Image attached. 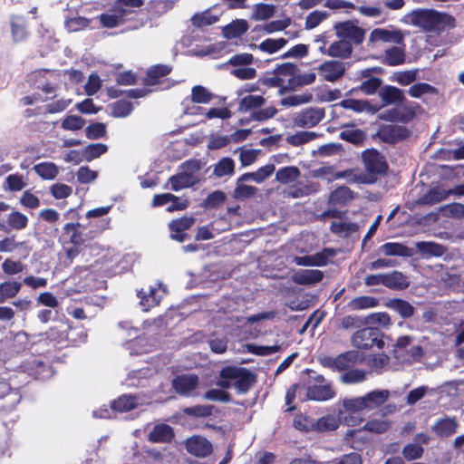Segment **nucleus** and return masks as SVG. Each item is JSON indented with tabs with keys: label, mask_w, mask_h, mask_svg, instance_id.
<instances>
[{
	"label": "nucleus",
	"mask_w": 464,
	"mask_h": 464,
	"mask_svg": "<svg viewBox=\"0 0 464 464\" xmlns=\"http://www.w3.org/2000/svg\"><path fill=\"white\" fill-rule=\"evenodd\" d=\"M110 218L102 219L100 222V225L96 226L97 227L94 230H90L88 233H83L82 229H85V227L80 223H66L63 226V230L65 233L70 234V241L74 246H82L86 241L93 239L100 233L108 229L110 227Z\"/></svg>",
	"instance_id": "obj_1"
},
{
	"label": "nucleus",
	"mask_w": 464,
	"mask_h": 464,
	"mask_svg": "<svg viewBox=\"0 0 464 464\" xmlns=\"http://www.w3.org/2000/svg\"><path fill=\"white\" fill-rule=\"evenodd\" d=\"M219 376H224L232 380V386L239 393L246 392L255 383V375L247 369L236 366H227L223 368Z\"/></svg>",
	"instance_id": "obj_2"
},
{
	"label": "nucleus",
	"mask_w": 464,
	"mask_h": 464,
	"mask_svg": "<svg viewBox=\"0 0 464 464\" xmlns=\"http://www.w3.org/2000/svg\"><path fill=\"white\" fill-rule=\"evenodd\" d=\"M411 23L426 32H435L441 29L443 16L435 11L427 9L414 10L408 14Z\"/></svg>",
	"instance_id": "obj_3"
},
{
	"label": "nucleus",
	"mask_w": 464,
	"mask_h": 464,
	"mask_svg": "<svg viewBox=\"0 0 464 464\" xmlns=\"http://www.w3.org/2000/svg\"><path fill=\"white\" fill-rule=\"evenodd\" d=\"M352 343L359 349H370L373 346L381 349L384 345L376 327H366L357 331L352 337Z\"/></svg>",
	"instance_id": "obj_4"
},
{
	"label": "nucleus",
	"mask_w": 464,
	"mask_h": 464,
	"mask_svg": "<svg viewBox=\"0 0 464 464\" xmlns=\"http://www.w3.org/2000/svg\"><path fill=\"white\" fill-rule=\"evenodd\" d=\"M335 34L338 38L347 40L355 44H361L364 39L365 32L356 21L340 22L334 25Z\"/></svg>",
	"instance_id": "obj_5"
},
{
	"label": "nucleus",
	"mask_w": 464,
	"mask_h": 464,
	"mask_svg": "<svg viewBox=\"0 0 464 464\" xmlns=\"http://www.w3.org/2000/svg\"><path fill=\"white\" fill-rule=\"evenodd\" d=\"M319 361L324 367L340 372L356 364L359 361V354L355 351H348L337 355L336 357H321Z\"/></svg>",
	"instance_id": "obj_6"
},
{
	"label": "nucleus",
	"mask_w": 464,
	"mask_h": 464,
	"mask_svg": "<svg viewBox=\"0 0 464 464\" xmlns=\"http://www.w3.org/2000/svg\"><path fill=\"white\" fill-rule=\"evenodd\" d=\"M324 110L310 107L294 114L292 121L295 127L313 128L324 118Z\"/></svg>",
	"instance_id": "obj_7"
},
{
	"label": "nucleus",
	"mask_w": 464,
	"mask_h": 464,
	"mask_svg": "<svg viewBox=\"0 0 464 464\" xmlns=\"http://www.w3.org/2000/svg\"><path fill=\"white\" fill-rule=\"evenodd\" d=\"M315 384L309 385L306 388V399L313 401H328L335 396V392L332 385L327 382L323 375H316Z\"/></svg>",
	"instance_id": "obj_8"
},
{
	"label": "nucleus",
	"mask_w": 464,
	"mask_h": 464,
	"mask_svg": "<svg viewBox=\"0 0 464 464\" xmlns=\"http://www.w3.org/2000/svg\"><path fill=\"white\" fill-rule=\"evenodd\" d=\"M344 412L342 415L343 422L348 426L359 424L362 419L358 418L355 414L366 410L362 396L356 398L344 399L342 401Z\"/></svg>",
	"instance_id": "obj_9"
},
{
	"label": "nucleus",
	"mask_w": 464,
	"mask_h": 464,
	"mask_svg": "<svg viewBox=\"0 0 464 464\" xmlns=\"http://www.w3.org/2000/svg\"><path fill=\"white\" fill-rule=\"evenodd\" d=\"M320 75L327 82H335L345 72V64L339 61H328L318 67Z\"/></svg>",
	"instance_id": "obj_10"
},
{
	"label": "nucleus",
	"mask_w": 464,
	"mask_h": 464,
	"mask_svg": "<svg viewBox=\"0 0 464 464\" xmlns=\"http://www.w3.org/2000/svg\"><path fill=\"white\" fill-rule=\"evenodd\" d=\"M198 385V378L194 374L179 375L172 381V387L179 394L188 396Z\"/></svg>",
	"instance_id": "obj_11"
},
{
	"label": "nucleus",
	"mask_w": 464,
	"mask_h": 464,
	"mask_svg": "<svg viewBox=\"0 0 464 464\" xmlns=\"http://www.w3.org/2000/svg\"><path fill=\"white\" fill-rule=\"evenodd\" d=\"M365 169L371 173L381 174L387 169L383 157L376 150H367L362 154Z\"/></svg>",
	"instance_id": "obj_12"
},
{
	"label": "nucleus",
	"mask_w": 464,
	"mask_h": 464,
	"mask_svg": "<svg viewBox=\"0 0 464 464\" xmlns=\"http://www.w3.org/2000/svg\"><path fill=\"white\" fill-rule=\"evenodd\" d=\"M195 222L193 217H182L172 220L169 225L170 237L176 241L183 242L186 238L185 231L188 230Z\"/></svg>",
	"instance_id": "obj_13"
},
{
	"label": "nucleus",
	"mask_w": 464,
	"mask_h": 464,
	"mask_svg": "<svg viewBox=\"0 0 464 464\" xmlns=\"http://www.w3.org/2000/svg\"><path fill=\"white\" fill-rule=\"evenodd\" d=\"M402 38V34L399 31L376 28L370 34L369 43L373 45L379 43L400 44Z\"/></svg>",
	"instance_id": "obj_14"
},
{
	"label": "nucleus",
	"mask_w": 464,
	"mask_h": 464,
	"mask_svg": "<svg viewBox=\"0 0 464 464\" xmlns=\"http://www.w3.org/2000/svg\"><path fill=\"white\" fill-rule=\"evenodd\" d=\"M332 256L333 251L331 249H324L311 256H295L293 261L295 265L302 266H323L327 264L328 257Z\"/></svg>",
	"instance_id": "obj_15"
},
{
	"label": "nucleus",
	"mask_w": 464,
	"mask_h": 464,
	"mask_svg": "<svg viewBox=\"0 0 464 464\" xmlns=\"http://www.w3.org/2000/svg\"><path fill=\"white\" fill-rule=\"evenodd\" d=\"M186 449L192 455L206 457L211 452L212 445L203 437L193 436L187 440Z\"/></svg>",
	"instance_id": "obj_16"
},
{
	"label": "nucleus",
	"mask_w": 464,
	"mask_h": 464,
	"mask_svg": "<svg viewBox=\"0 0 464 464\" xmlns=\"http://www.w3.org/2000/svg\"><path fill=\"white\" fill-rule=\"evenodd\" d=\"M138 295L140 297V305L144 311L158 305L162 297L160 294V286H150L147 290L142 289L139 292Z\"/></svg>",
	"instance_id": "obj_17"
},
{
	"label": "nucleus",
	"mask_w": 464,
	"mask_h": 464,
	"mask_svg": "<svg viewBox=\"0 0 464 464\" xmlns=\"http://www.w3.org/2000/svg\"><path fill=\"white\" fill-rule=\"evenodd\" d=\"M324 277L322 271L313 270H298L292 276V280L298 285H314L320 282Z\"/></svg>",
	"instance_id": "obj_18"
},
{
	"label": "nucleus",
	"mask_w": 464,
	"mask_h": 464,
	"mask_svg": "<svg viewBox=\"0 0 464 464\" xmlns=\"http://www.w3.org/2000/svg\"><path fill=\"white\" fill-rule=\"evenodd\" d=\"M343 411H339V417L327 415L314 420V431L324 432L334 430L339 427L340 422H343L342 415Z\"/></svg>",
	"instance_id": "obj_19"
},
{
	"label": "nucleus",
	"mask_w": 464,
	"mask_h": 464,
	"mask_svg": "<svg viewBox=\"0 0 464 464\" xmlns=\"http://www.w3.org/2000/svg\"><path fill=\"white\" fill-rule=\"evenodd\" d=\"M390 392L388 390L372 391L362 396L365 409L373 410L383 404L389 398Z\"/></svg>",
	"instance_id": "obj_20"
},
{
	"label": "nucleus",
	"mask_w": 464,
	"mask_h": 464,
	"mask_svg": "<svg viewBox=\"0 0 464 464\" xmlns=\"http://www.w3.org/2000/svg\"><path fill=\"white\" fill-rule=\"evenodd\" d=\"M248 30V24L244 19H237L222 29L223 36L233 39L243 35Z\"/></svg>",
	"instance_id": "obj_21"
},
{
	"label": "nucleus",
	"mask_w": 464,
	"mask_h": 464,
	"mask_svg": "<svg viewBox=\"0 0 464 464\" xmlns=\"http://www.w3.org/2000/svg\"><path fill=\"white\" fill-rule=\"evenodd\" d=\"M287 44V40L285 38H267L262 41L259 44H254L253 49H257L260 52L267 54H274L283 49Z\"/></svg>",
	"instance_id": "obj_22"
},
{
	"label": "nucleus",
	"mask_w": 464,
	"mask_h": 464,
	"mask_svg": "<svg viewBox=\"0 0 464 464\" xmlns=\"http://www.w3.org/2000/svg\"><path fill=\"white\" fill-rule=\"evenodd\" d=\"M458 421L454 418H443L434 424L433 431L440 437H449L457 431Z\"/></svg>",
	"instance_id": "obj_23"
},
{
	"label": "nucleus",
	"mask_w": 464,
	"mask_h": 464,
	"mask_svg": "<svg viewBox=\"0 0 464 464\" xmlns=\"http://www.w3.org/2000/svg\"><path fill=\"white\" fill-rule=\"evenodd\" d=\"M416 247L424 258H430L431 256H441L446 252L445 247L442 245L434 242H418Z\"/></svg>",
	"instance_id": "obj_24"
},
{
	"label": "nucleus",
	"mask_w": 464,
	"mask_h": 464,
	"mask_svg": "<svg viewBox=\"0 0 464 464\" xmlns=\"http://www.w3.org/2000/svg\"><path fill=\"white\" fill-rule=\"evenodd\" d=\"M450 196V192L444 188H435L428 191L417 201L420 205H434L445 200Z\"/></svg>",
	"instance_id": "obj_25"
},
{
	"label": "nucleus",
	"mask_w": 464,
	"mask_h": 464,
	"mask_svg": "<svg viewBox=\"0 0 464 464\" xmlns=\"http://www.w3.org/2000/svg\"><path fill=\"white\" fill-rule=\"evenodd\" d=\"M353 51L352 44L343 39L333 43L327 49V55L332 57H348Z\"/></svg>",
	"instance_id": "obj_26"
},
{
	"label": "nucleus",
	"mask_w": 464,
	"mask_h": 464,
	"mask_svg": "<svg viewBox=\"0 0 464 464\" xmlns=\"http://www.w3.org/2000/svg\"><path fill=\"white\" fill-rule=\"evenodd\" d=\"M122 14V11L113 5L110 12L101 14L99 20L103 27L114 28L123 23L124 16Z\"/></svg>",
	"instance_id": "obj_27"
},
{
	"label": "nucleus",
	"mask_w": 464,
	"mask_h": 464,
	"mask_svg": "<svg viewBox=\"0 0 464 464\" xmlns=\"http://www.w3.org/2000/svg\"><path fill=\"white\" fill-rule=\"evenodd\" d=\"M408 278L399 271L385 274L384 285L391 289H405L409 286Z\"/></svg>",
	"instance_id": "obj_28"
},
{
	"label": "nucleus",
	"mask_w": 464,
	"mask_h": 464,
	"mask_svg": "<svg viewBox=\"0 0 464 464\" xmlns=\"http://www.w3.org/2000/svg\"><path fill=\"white\" fill-rule=\"evenodd\" d=\"M173 436L172 428L167 424L156 425L149 433V440L152 442H167Z\"/></svg>",
	"instance_id": "obj_29"
},
{
	"label": "nucleus",
	"mask_w": 464,
	"mask_h": 464,
	"mask_svg": "<svg viewBox=\"0 0 464 464\" xmlns=\"http://www.w3.org/2000/svg\"><path fill=\"white\" fill-rule=\"evenodd\" d=\"M353 198V191L342 186L334 189L329 196L328 204L331 206L345 205Z\"/></svg>",
	"instance_id": "obj_30"
},
{
	"label": "nucleus",
	"mask_w": 464,
	"mask_h": 464,
	"mask_svg": "<svg viewBox=\"0 0 464 464\" xmlns=\"http://www.w3.org/2000/svg\"><path fill=\"white\" fill-rule=\"evenodd\" d=\"M379 95L386 104L398 103L404 100L403 92L393 86H385L380 91Z\"/></svg>",
	"instance_id": "obj_31"
},
{
	"label": "nucleus",
	"mask_w": 464,
	"mask_h": 464,
	"mask_svg": "<svg viewBox=\"0 0 464 464\" xmlns=\"http://www.w3.org/2000/svg\"><path fill=\"white\" fill-rule=\"evenodd\" d=\"M301 175L300 169L295 166L284 167L276 173V181L282 184L295 182Z\"/></svg>",
	"instance_id": "obj_32"
},
{
	"label": "nucleus",
	"mask_w": 464,
	"mask_h": 464,
	"mask_svg": "<svg viewBox=\"0 0 464 464\" xmlns=\"http://www.w3.org/2000/svg\"><path fill=\"white\" fill-rule=\"evenodd\" d=\"M266 102V99L261 95H246L243 97L238 104L240 111H249L261 108Z\"/></svg>",
	"instance_id": "obj_33"
},
{
	"label": "nucleus",
	"mask_w": 464,
	"mask_h": 464,
	"mask_svg": "<svg viewBox=\"0 0 464 464\" xmlns=\"http://www.w3.org/2000/svg\"><path fill=\"white\" fill-rule=\"evenodd\" d=\"M34 170L43 179H54L59 174V168L53 162H41L34 167Z\"/></svg>",
	"instance_id": "obj_34"
},
{
	"label": "nucleus",
	"mask_w": 464,
	"mask_h": 464,
	"mask_svg": "<svg viewBox=\"0 0 464 464\" xmlns=\"http://www.w3.org/2000/svg\"><path fill=\"white\" fill-rule=\"evenodd\" d=\"M168 184L170 185L172 190L179 191L181 189L190 188L196 183L189 176L179 170L176 175L171 176L169 179Z\"/></svg>",
	"instance_id": "obj_35"
},
{
	"label": "nucleus",
	"mask_w": 464,
	"mask_h": 464,
	"mask_svg": "<svg viewBox=\"0 0 464 464\" xmlns=\"http://www.w3.org/2000/svg\"><path fill=\"white\" fill-rule=\"evenodd\" d=\"M275 171V166L273 164H267L259 168L256 171L251 173H246L240 177V180L251 179L256 183H262Z\"/></svg>",
	"instance_id": "obj_36"
},
{
	"label": "nucleus",
	"mask_w": 464,
	"mask_h": 464,
	"mask_svg": "<svg viewBox=\"0 0 464 464\" xmlns=\"http://www.w3.org/2000/svg\"><path fill=\"white\" fill-rule=\"evenodd\" d=\"M201 168L202 164L200 160H189L181 164L179 170L189 176L195 183H198L200 180L199 171Z\"/></svg>",
	"instance_id": "obj_37"
},
{
	"label": "nucleus",
	"mask_w": 464,
	"mask_h": 464,
	"mask_svg": "<svg viewBox=\"0 0 464 464\" xmlns=\"http://www.w3.org/2000/svg\"><path fill=\"white\" fill-rule=\"evenodd\" d=\"M22 284L16 281H5L0 284V303L14 297L20 291Z\"/></svg>",
	"instance_id": "obj_38"
},
{
	"label": "nucleus",
	"mask_w": 464,
	"mask_h": 464,
	"mask_svg": "<svg viewBox=\"0 0 464 464\" xmlns=\"http://www.w3.org/2000/svg\"><path fill=\"white\" fill-rule=\"evenodd\" d=\"M404 52L398 46L387 49L383 55V63L391 66L401 64L404 63Z\"/></svg>",
	"instance_id": "obj_39"
},
{
	"label": "nucleus",
	"mask_w": 464,
	"mask_h": 464,
	"mask_svg": "<svg viewBox=\"0 0 464 464\" xmlns=\"http://www.w3.org/2000/svg\"><path fill=\"white\" fill-rule=\"evenodd\" d=\"M276 7L274 5L257 4L254 6L252 19L255 21H265L271 18L276 13Z\"/></svg>",
	"instance_id": "obj_40"
},
{
	"label": "nucleus",
	"mask_w": 464,
	"mask_h": 464,
	"mask_svg": "<svg viewBox=\"0 0 464 464\" xmlns=\"http://www.w3.org/2000/svg\"><path fill=\"white\" fill-rule=\"evenodd\" d=\"M385 256H410L411 251L407 246L400 243H385L380 248Z\"/></svg>",
	"instance_id": "obj_41"
},
{
	"label": "nucleus",
	"mask_w": 464,
	"mask_h": 464,
	"mask_svg": "<svg viewBox=\"0 0 464 464\" xmlns=\"http://www.w3.org/2000/svg\"><path fill=\"white\" fill-rule=\"evenodd\" d=\"M313 101V95L310 92L301 94H294L287 96L280 101V104L284 107H295L302 104L309 103Z\"/></svg>",
	"instance_id": "obj_42"
},
{
	"label": "nucleus",
	"mask_w": 464,
	"mask_h": 464,
	"mask_svg": "<svg viewBox=\"0 0 464 464\" xmlns=\"http://www.w3.org/2000/svg\"><path fill=\"white\" fill-rule=\"evenodd\" d=\"M339 105L355 112L372 111V105L364 100L347 99L342 101Z\"/></svg>",
	"instance_id": "obj_43"
},
{
	"label": "nucleus",
	"mask_w": 464,
	"mask_h": 464,
	"mask_svg": "<svg viewBox=\"0 0 464 464\" xmlns=\"http://www.w3.org/2000/svg\"><path fill=\"white\" fill-rule=\"evenodd\" d=\"M367 372L362 369H352L340 376V381L344 384H355L366 380Z\"/></svg>",
	"instance_id": "obj_44"
},
{
	"label": "nucleus",
	"mask_w": 464,
	"mask_h": 464,
	"mask_svg": "<svg viewBox=\"0 0 464 464\" xmlns=\"http://www.w3.org/2000/svg\"><path fill=\"white\" fill-rule=\"evenodd\" d=\"M319 135L314 131H299L286 137L285 140L293 146H300L314 140Z\"/></svg>",
	"instance_id": "obj_45"
},
{
	"label": "nucleus",
	"mask_w": 464,
	"mask_h": 464,
	"mask_svg": "<svg viewBox=\"0 0 464 464\" xmlns=\"http://www.w3.org/2000/svg\"><path fill=\"white\" fill-rule=\"evenodd\" d=\"M235 162L231 158L221 159L215 166L213 173L218 178L230 176L234 173Z\"/></svg>",
	"instance_id": "obj_46"
},
{
	"label": "nucleus",
	"mask_w": 464,
	"mask_h": 464,
	"mask_svg": "<svg viewBox=\"0 0 464 464\" xmlns=\"http://www.w3.org/2000/svg\"><path fill=\"white\" fill-rule=\"evenodd\" d=\"M215 95L202 85H196L191 90V102L194 103H208Z\"/></svg>",
	"instance_id": "obj_47"
},
{
	"label": "nucleus",
	"mask_w": 464,
	"mask_h": 464,
	"mask_svg": "<svg viewBox=\"0 0 464 464\" xmlns=\"http://www.w3.org/2000/svg\"><path fill=\"white\" fill-rule=\"evenodd\" d=\"M350 175L349 172H334L333 167H321L314 171L315 178L324 179L329 182Z\"/></svg>",
	"instance_id": "obj_48"
},
{
	"label": "nucleus",
	"mask_w": 464,
	"mask_h": 464,
	"mask_svg": "<svg viewBox=\"0 0 464 464\" xmlns=\"http://www.w3.org/2000/svg\"><path fill=\"white\" fill-rule=\"evenodd\" d=\"M137 406L136 398L130 395H123L112 402V410L124 412L134 409Z\"/></svg>",
	"instance_id": "obj_49"
},
{
	"label": "nucleus",
	"mask_w": 464,
	"mask_h": 464,
	"mask_svg": "<svg viewBox=\"0 0 464 464\" xmlns=\"http://www.w3.org/2000/svg\"><path fill=\"white\" fill-rule=\"evenodd\" d=\"M390 307L403 318L411 317L414 314V307L407 301L401 299L392 300Z\"/></svg>",
	"instance_id": "obj_50"
},
{
	"label": "nucleus",
	"mask_w": 464,
	"mask_h": 464,
	"mask_svg": "<svg viewBox=\"0 0 464 464\" xmlns=\"http://www.w3.org/2000/svg\"><path fill=\"white\" fill-rule=\"evenodd\" d=\"M127 349L130 350V353L141 354L143 353H149L152 349V345L148 343L144 337H139L127 343Z\"/></svg>",
	"instance_id": "obj_51"
},
{
	"label": "nucleus",
	"mask_w": 464,
	"mask_h": 464,
	"mask_svg": "<svg viewBox=\"0 0 464 464\" xmlns=\"http://www.w3.org/2000/svg\"><path fill=\"white\" fill-rule=\"evenodd\" d=\"M327 17L328 13L326 11L314 10L307 14L304 23V28L306 30H312L317 27Z\"/></svg>",
	"instance_id": "obj_52"
},
{
	"label": "nucleus",
	"mask_w": 464,
	"mask_h": 464,
	"mask_svg": "<svg viewBox=\"0 0 464 464\" xmlns=\"http://www.w3.org/2000/svg\"><path fill=\"white\" fill-rule=\"evenodd\" d=\"M241 181L242 180L239 179L233 193L236 199L244 200L250 198L256 194L257 188L256 187L243 184Z\"/></svg>",
	"instance_id": "obj_53"
},
{
	"label": "nucleus",
	"mask_w": 464,
	"mask_h": 464,
	"mask_svg": "<svg viewBox=\"0 0 464 464\" xmlns=\"http://www.w3.org/2000/svg\"><path fill=\"white\" fill-rule=\"evenodd\" d=\"M247 351L253 354L260 355V356H267L272 353H275L283 349V344H274L270 346L265 345H256V344H247Z\"/></svg>",
	"instance_id": "obj_54"
},
{
	"label": "nucleus",
	"mask_w": 464,
	"mask_h": 464,
	"mask_svg": "<svg viewBox=\"0 0 464 464\" xmlns=\"http://www.w3.org/2000/svg\"><path fill=\"white\" fill-rule=\"evenodd\" d=\"M340 137L344 140H347L354 144H358L361 143L365 139V134L362 130L359 129L348 127L341 131Z\"/></svg>",
	"instance_id": "obj_55"
},
{
	"label": "nucleus",
	"mask_w": 464,
	"mask_h": 464,
	"mask_svg": "<svg viewBox=\"0 0 464 464\" xmlns=\"http://www.w3.org/2000/svg\"><path fill=\"white\" fill-rule=\"evenodd\" d=\"M107 150V145L103 143L90 144L84 148L83 156L87 161H91L104 154Z\"/></svg>",
	"instance_id": "obj_56"
},
{
	"label": "nucleus",
	"mask_w": 464,
	"mask_h": 464,
	"mask_svg": "<svg viewBox=\"0 0 464 464\" xmlns=\"http://www.w3.org/2000/svg\"><path fill=\"white\" fill-rule=\"evenodd\" d=\"M7 223L10 227L21 230L27 227L28 218L21 212L14 211L7 217Z\"/></svg>",
	"instance_id": "obj_57"
},
{
	"label": "nucleus",
	"mask_w": 464,
	"mask_h": 464,
	"mask_svg": "<svg viewBox=\"0 0 464 464\" xmlns=\"http://www.w3.org/2000/svg\"><path fill=\"white\" fill-rule=\"evenodd\" d=\"M401 453L406 460L412 461L421 458L423 448L416 443H409L404 446Z\"/></svg>",
	"instance_id": "obj_58"
},
{
	"label": "nucleus",
	"mask_w": 464,
	"mask_h": 464,
	"mask_svg": "<svg viewBox=\"0 0 464 464\" xmlns=\"http://www.w3.org/2000/svg\"><path fill=\"white\" fill-rule=\"evenodd\" d=\"M85 124L83 118L77 115H69L62 121V128L66 130L76 131L82 130Z\"/></svg>",
	"instance_id": "obj_59"
},
{
	"label": "nucleus",
	"mask_w": 464,
	"mask_h": 464,
	"mask_svg": "<svg viewBox=\"0 0 464 464\" xmlns=\"http://www.w3.org/2000/svg\"><path fill=\"white\" fill-rule=\"evenodd\" d=\"M254 62V56L251 53H242L233 55L227 61V64L234 67H246L250 65Z\"/></svg>",
	"instance_id": "obj_60"
},
{
	"label": "nucleus",
	"mask_w": 464,
	"mask_h": 464,
	"mask_svg": "<svg viewBox=\"0 0 464 464\" xmlns=\"http://www.w3.org/2000/svg\"><path fill=\"white\" fill-rule=\"evenodd\" d=\"M431 391L432 390L430 389L428 386H420L418 388H415L411 390L406 396V403L409 406H412Z\"/></svg>",
	"instance_id": "obj_61"
},
{
	"label": "nucleus",
	"mask_w": 464,
	"mask_h": 464,
	"mask_svg": "<svg viewBox=\"0 0 464 464\" xmlns=\"http://www.w3.org/2000/svg\"><path fill=\"white\" fill-rule=\"evenodd\" d=\"M382 83V81L381 78L370 77L361 83L359 90L365 94L371 95L375 93V92L381 87Z\"/></svg>",
	"instance_id": "obj_62"
},
{
	"label": "nucleus",
	"mask_w": 464,
	"mask_h": 464,
	"mask_svg": "<svg viewBox=\"0 0 464 464\" xmlns=\"http://www.w3.org/2000/svg\"><path fill=\"white\" fill-rule=\"evenodd\" d=\"M86 137L91 140H97L106 135V125L102 122H96L89 125L85 129Z\"/></svg>",
	"instance_id": "obj_63"
},
{
	"label": "nucleus",
	"mask_w": 464,
	"mask_h": 464,
	"mask_svg": "<svg viewBox=\"0 0 464 464\" xmlns=\"http://www.w3.org/2000/svg\"><path fill=\"white\" fill-rule=\"evenodd\" d=\"M90 20L82 16L69 18L65 21V27L69 32H77L89 26Z\"/></svg>",
	"instance_id": "obj_64"
}]
</instances>
